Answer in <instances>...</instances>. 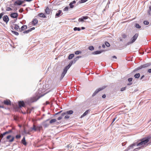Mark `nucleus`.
<instances>
[{
	"mask_svg": "<svg viewBox=\"0 0 151 151\" xmlns=\"http://www.w3.org/2000/svg\"><path fill=\"white\" fill-rule=\"evenodd\" d=\"M76 3V1L75 0H74L72 2L70 3L69 5L70 8H73L74 7V5L73 4H75Z\"/></svg>",
	"mask_w": 151,
	"mask_h": 151,
	"instance_id": "nucleus-19",
	"label": "nucleus"
},
{
	"mask_svg": "<svg viewBox=\"0 0 151 151\" xmlns=\"http://www.w3.org/2000/svg\"><path fill=\"white\" fill-rule=\"evenodd\" d=\"M21 136L20 134H17L16 136L15 137L17 139H19L21 138Z\"/></svg>",
	"mask_w": 151,
	"mask_h": 151,
	"instance_id": "nucleus-36",
	"label": "nucleus"
},
{
	"mask_svg": "<svg viewBox=\"0 0 151 151\" xmlns=\"http://www.w3.org/2000/svg\"><path fill=\"white\" fill-rule=\"evenodd\" d=\"M42 124L45 128L47 127L49 125V123H47L46 122H43Z\"/></svg>",
	"mask_w": 151,
	"mask_h": 151,
	"instance_id": "nucleus-21",
	"label": "nucleus"
},
{
	"mask_svg": "<svg viewBox=\"0 0 151 151\" xmlns=\"http://www.w3.org/2000/svg\"><path fill=\"white\" fill-rule=\"evenodd\" d=\"M83 20L86 19L88 18V17L87 16H84L82 17Z\"/></svg>",
	"mask_w": 151,
	"mask_h": 151,
	"instance_id": "nucleus-44",
	"label": "nucleus"
},
{
	"mask_svg": "<svg viewBox=\"0 0 151 151\" xmlns=\"http://www.w3.org/2000/svg\"><path fill=\"white\" fill-rule=\"evenodd\" d=\"M88 49L89 50L92 51L94 50V47L93 46H90L88 47Z\"/></svg>",
	"mask_w": 151,
	"mask_h": 151,
	"instance_id": "nucleus-31",
	"label": "nucleus"
},
{
	"mask_svg": "<svg viewBox=\"0 0 151 151\" xmlns=\"http://www.w3.org/2000/svg\"><path fill=\"white\" fill-rule=\"evenodd\" d=\"M78 21L80 22H84V20H83L82 17L81 18H79L78 19Z\"/></svg>",
	"mask_w": 151,
	"mask_h": 151,
	"instance_id": "nucleus-43",
	"label": "nucleus"
},
{
	"mask_svg": "<svg viewBox=\"0 0 151 151\" xmlns=\"http://www.w3.org/2000/svg\"><path fill=\"white\" fill-rule=\"evenodd\" d=\"M50 104V102L48 101H46L45 102V105H48Z\"/></svg>",
	"mask_w": 151,
	"mask_h": 151,
	"instance_id": "nucleus-63",
	"label": "nucleus"
},
{
	"mask_svg": "<svg viewBox=\"0 0 151 151\" xmlns=\"http://www.w3.org/2000/svg\"><path fill=\"white\" fill-rule=\"evenodd\" d=\"M89 111V110H87L81 116V118L83 117L86 116Z\"/></svg>",
	"mask_w": 151,
	"mask_h": 151,
	"instance_id": "nucleus-22",
	"label": "nucleus"
},
{
	"mask_svg": "<svg viewBox=\"0 0 151 151\" xmlns=\"http://www.w3.org/2000/svg\"><path fill=\"white\" fill-rule=\"evenodd\" d=\"M31 129L35 131H36L37 130V127H36V126L34 125H33V127L31 128Z\"/></svg>",
	"mask_w": 151,
	"mask_h": 151,
	"instance_id": "nucleus-30",
	"label": "nucleus"
},
{
	"mask_svg": "<svg viewBox=\"0 0 151 151\" xmlns=\"http://www.w3.org/2000/svg\"><path fill=\"white\" fill-rule=\"evenodd\" d=\"M18 104L20 108L25 106V104L23 101H19Z\"/></svg>",
	"mask_w": 151,
	"mask_h": 151,
	"instance_id": "nucleus-9",
	"label": "nucleus"
},
{
	"mask_svg": "<svg viewBox=\"0 0 151 151\" xmlns=\"http://www.w3.org/2000/svg\"><path fill=\"white\" fill-rule=\"evenodd\" d=\"M88 0H81V1H79V3H83L86 2Z\"/></svg>",
	"mask_w": 151,
	"mask_h": 151,
	"instance_id": "nucleus-39",
	"label": "nucleus"
},
{
	"mask_svg": "<svg viewBox=\"0 0 151 151\" xmlns=\"http://www.w3.org/2000/svg\"><path fill=\"white\" fill-rule=\"evenodd\" d=\"M150 138V136H148L140 139L137 140L129 145L124 151H137L141 149L148 146L151 143H148Z\"/></svg>",
	"mask_w": 151,
	"mask_h": 151,
	"instance_id": "nucleus-1",
	"label": "nucleus"
},
{
	"mask_svg": "<svg viewBox=\"0 0 151 151\" xmlns=\"http://www.w3.org/2000/svg\"><path fill=\"white\" fill-rule=\"evenodd\" d=\"M21 143L25 145H27V142L26 141L25 137H24L21 140Z\"/></svg>",
	"mask_w": 151,
	"mask_h": 151,
	"instance_id": "nucleus-20",
	"label": "nucleus"
},
{
	"mask_svg": "<svg viewBox=\"0 0 151 151\" xmlns=\"http://www.w3.org/2000/svg\"><path fill=\"white\" fill-rule=\"evenodd\" d=\"M10 27L11 28V29L12 30H13L15 29H14V26L13 24L11 25Z\"/></svg>",
	"mask_w": 151,
	"mask_h": 151,
	"instance_id": "nucleus-58",
	"label": "nucleus"
},
{
	"mask_svg": "<svg viewBox=\"0 0 151 151\" xmlns=\"http://www.w3.org/2000/svg\"><path fill=\"white\" fill-rule=\"evenodd\" d=\"M66 115V112H63V113H62L61 114V116H62V117L63 116H64V115Z\"/></svg>",
	"mask_w": 151,
	"mask_h": 151,
	"instance_id": "nucleus-53",
	"label": "nucleus"
},
{
	"mask_svg": "<svg viewBox=\"0 0 151 151\" xmlns=\"http://www.w3.org/2000/svg\"><path fill=\"white\" fill-rule=\"evenodd\" d=\"M69 9V7L68 6L65 7L63 9V11H68Z\"/></svg>",
	"mask_w": 151,
	"mask_h": 151,
	"instance_id": "nucleus-40",
	"label": "nucleus"
},
{
	"mask_svg": "<svg viewBox=\"0 0 151 151\" xmlns=\"http://www.w3.org/2000/svg\"><path fill=\"white\" fill-rule=\"evenodd\" d=\"M70 116H68V115H65L64 117V119H68L69 118Z\"/></svg>",
	"mask_w": 151,
	"mask_h": 151,
	"instance_id": "nucleus-47",
	"label": "nucleus"
},
{
	"mask_svg": "<svg viewBox=\"0 0 151 151\" xmlns=\"http://www.w3.org/2000/svg\"><path fill=\"white\" fill-rule=\"evenodd\" d=\"M68 148H71V146L69 145H68L67 146H66Z\"/></svg>",
	"mask_w": 151,
	"mask_h": 151,
	"instance_id": "nucleus-64",
	"label": "nucleus"
},
{
	"mask_svg": "<svg viewBox=\"0 0 151 151\" xmlns=\"http://www.w3.org/2000/svg\"><path fill=\"white\" fill-rule=\"evenodd\" d=\"M62 13L61 10H59L57 13H56L55 15V18H57L59 17L61 14Z\"/></svg>",
	"mask_w": 151,
	"mask_h": 151,
	"instance_id": "nucleus-13",
	"label": "nucleus"
},
{
	"mask_svg": "<svg viewBox=\"0 0 151 151\" xmlns=\"http://www.w3.org/2000/svg\"><path fill=\"white\" fill-rule=\"evenodd\" d=\"M3 103L4 105L7 106H10L11 105V102L10 100L8 99L4 100Z\"/></svg>",
	"mask_w": 151,
	"mask_h": 151,
	"instance_id": "nucleus-7",
	"label": "nucleus"
},
{
	"mask_svg": "<svg viewBox=\"0 0 151 151\" xmlns=\"http://www.w3.org/2000/svg\"><path fill=\"white\" fill-rule=\"evenodd\" d=\"M11 32L12 34H14V35H16L17 36H18L19 35V33L18 32H17L16 31H13V30H11Z\"/></svg>",
	"mask_w": 151,
	"mask_h": 151,
	"instance_id": "nucleus-27",
	"label": "nucleus"
},
{
	"mask_svg": "<svg viewBox=\"0 0 151 151\" xmlns=\"http://www.w3.org/2000/svg\"><path fill=\"white\" fill-rule=\"evenodd\" d=\"M132 82H129V83H128L127 85H128V86H130V85H132Z\"/></svg>",
	"mask_w": 151,
	"mask_h": 151,
	"instance_id": "nucleus-60",
	"label": "nucleus"
},
{
	"mask_svg": "<svg viewBox=\"0 0 151 151\" xmlns=\"http://www.w3.org/2000/svg\"><path fill=\"white\" fill-rule=\"evenodd\" d=\"M151 65V63H147L146 64H143L140 65V66L138 67L136 69H135L134 70V72H136L138 70L141 69L143 68H146L148 67H149Z\"/></svg>",
	"mask_w": 151,
	"mask_h": 151,
	"instance_id": "nucleus-3",
	"label": "nucleus"
},
{
	"mask_svg": "<svg viewBox=\"0 0 151 151\" xmlns=\"http://www.w3.org/2000/svg\"><path fill=\"white\" fill-rule=\"evenodd\" d=\"M103 51V50H97L93 52L92 54L93 55L99 54L101 53Z\"/></svg>",
	"mask_w": 151,
	"mask_h": 151,
	"instance_id": "nucleus-18",
	"label": "nucleus"
},
{
	"mask_svg": "<svg viewBox=\"0 0 151 151\" xmlns=\"http://www.w3.org/2000/svg\"><path fill=\"white\" fill-rule=\"evenodd\" d=\"M74 54H70L68 56V59L69 60H70L72 59L74 56Z\"/></svg>",
	"mask_w": 151,
	"mask_h": 151,
	"instance_id": "nucleus-25",
	"label": "nucleus"
},
{
	"mask_svg": "<svg viewBox=\"0 0 151 151\" xmlns=\"http://www.w3.org/2000/svg\"><path fill=\"white\" fill-rule=\"evenodd\" d=\"M14 137H12V138L10 139H9V142H13L14 140Z\"/></svg>",
	"mask_w": 151,
	"mask_h": 151,
	"instance_id": "nucleus-37",
	"label": "nucleus"
},
{
	"mask_svg": "<svg viewBox=\"0 0 151 151\" xmlns=\"http://www.w3.org/2000/svg\"><path fill=\"white\" fill-rule=\"evenodd\" d=\"M18 16V14L17 13H12L10 14V16L13 18H16Z\"/></svg>",
	"mask_w": 151,
	"mask_h": 151,
	"instance_id": "nucleus-11",
	"label": "nucleus"
},
{
	"mask_svg": "<svg viewBox=\"0 0 151 151\" xmlns=\"http://www.w3.org/2000/svg\"><path fill=\"white\" fill-rule=\"evenodd\" d=\"M133 78H129L128 79V81L129 82H131L132 81Z\"/></svg>",
	"mask_w": 151,
	"mask_h": 151,
	"instance_id": "nucleus-45",
	"label": "nucleus"
},
{
	"mask_svg": "<svg viewBox=\"0 0 151 151\" xmlns=\"http://www.w3.org/2000/svg\"><path fill=\"white\" fill-rule=\"evenodd\" d=\"M106 86H103L102 87L96 89V91H94L93 93V94L92 95V96L93 97L95 96L97 93H98L100 91L102 90L105 88L106 87Z\"/></svg>",
	"mask_w": 151,
	"mask_h": 151,
	"instance_id": "nucleus-6",
	"label": "nucleus"
},
{
	"mask_svg": "<svg viewBox=\"0 0 151 151\" xmlns=\"http://www.w3.org/2000/svg\"><path fill=\"white\" fill-rule=\"evenodd\" d=\"M12 10V9L9 7H7L6 9V10L7 11H11Z\"/></svg>",
	"mask_w": 151,
	"mask_h": 151,
	"instance_id": "nucleus-51",
	"label": "nucleus"
},
{
	"mask_svg": "<svg viewBox=\"0 0 151 151\" xmlns=\"http://www.w3.org/2000/svg\"><path fill=\"white\" fill-rule=\"evenodd\" d=\"M73 62V61L71 60L69 63L68 65L65 67L60 78V81H61L63 79L65 74L67 73L68 70L71 66L72 65L74 64Z\"/></svg>",
	"mask_w": 151,
	"mask_h": 151,
	"instance_id": "nucleus-2",
	"label": "nucleus"
},
{
	"mask_svg": "<svg viewBox=\"0 0 151 151\" xmlns=\"http://www.w3.org/2000/svg\"><path fill=\"white\" fill-rule=\"evenodd\" d=\"M12 132V129H10L8 131H6L5 132L3 133V134H2L1 138H2L6 134H9Z\"/></svg>",
	"mask_w": 151,
	"mask_h": 151,
	"instance_id": "nucleus-12",
	"label": "nucleus"
},
{
	"mask_svg": "<svg viewBox=\"0 0 151 151\" xmlns=\"http://www.w3.org/2000/svg\"><path fill=\"white\" fill-rule=\"evenodd\" d=\"M139 35V34L138 33H136L134 35L131 39L130 41L128 42L127 44L126 45H129L131 44H132L136 40L138 37Z\"/></svg>",
	"mask_w": 151,
	"mask_h": 151,
	"instance_id": "nucleus-5",
	"label": "nucleus"
},
{
	"mask_svg": "<svg viewBox=\"0 0 151 151\" xmlns=\"http://www.w3.org/2000/svg\"><path fill=\"white\" fill-rule=\"evenodd\" d=\"M12 136L11 135H8L6 137V139H9Z\"/></svg>",
	"mask_w": 151,
	"mask_h": 151,
	"instance_id": "nucleus-49",
	"label": "nucleus"
},
{
	"mask_svg": "<svg viewBox=\"0 0 151 151\" xmlns=\"http://www.w3.org/2000/svg\"><path fill=\"white\" fill-rule=\"evenodd\" d=\"M35 27H32V28H30L29 29L30 32H31L32 30L35 29Z\"/></svg>",
	"mask_w": 151,
	"mask_h": 151,
	"instance_id": "nucleus-56",
	"label": "nucleus"
},
{
	"mask_svg": "<svg viewBox=\"0 0 151 151\" xmlns=\"http://www.w3.org/2000/svg\"><path fill=\"white\" fill-rule=\"evenodd\" d=\"M13 24L14 26V29L17 31H19V26L17 24Z\"/></svg>",
	"mask_w": 151,
	"mask_h": 151,
	"instance_id": "nucleus-14",
	"label": "nucleus"
},
{
	"mask_svg": "<svg viewBox=\"0 0 151 151\" xmlns=\"http://www.w3.org/2000/svg\"><path fill=\"white\" fill-rule=\"evenodd\" d=\"M151 11V10H150L149 9V10H148L147 11V14L149 16H150L151 15V14L150 12Z\"/></svg>",
	"mask_w": 151,
	"mask_h": 151,
	"instance_id": "nucleus-50",
	"label": "nucleus"
},
{
	"mask_svg": "<svg viewBox=\"0 0 151 151\" xmlns=\"http://www.w3.org/2000/svg\"><path fill=\"white\" fill-rule=\"evenodd\" d=\"M27 29V27L26 25H23L22 26L21 28L19 29V32H22L24 29Z\"/></svg>",
	"mask_w": 151,
	"mask_h": 151,
	"instance_id": "nucleus-15",
	"label": "nucleus"
},
{
	"mask_svg": "<svg viewBox=\"0 0 151 151\" xmlns=\"http://www.w3.org/2000/svg\"><path fill=\"white\" fill-rule=\"evenodd\" d=\"M3 20L4 22L7 24L9 20V19L7 15H4L2 17Z\"/></svg>",
	"mask_w": 151,
	"mask_h": 151,
	"instance_id": "nucleus-10",
	"label": "nucleus"
},
{
	"mask_svg": "<svg viewBox=\"0 0 151 151\" xmlns=\"http://www.w3.org/2000/svg\"><path fill=\"white\" fill-rule=\"evenodd\" d=\"M144 24L145 25H148L149 23L148 21H144L143 22Z\"/></svg>",
	"mask_w": 151,
	"mask_h": 151,
	"instance_id": "nucleus-38",
	"label": "nucleus"
},
{
	"mask_svg": "<svg viewBox=\"0 0 151 151\" xmlns=\"http://www.w3.org/2000/svg\"><path fill=\"white\" fill-rule=\"evenodd\" d=\"M135 27L137 29H140L141 28V26L138 23H136L135 24Z\"/></svg>",
	"mask_w": 151,
	"mask_h": 151,
	"instance_id": "nucleus-32",
	"label": "nucleus"
},
{
	"mask_svg": "<svg viewBox=\"0 0 151 151\" xmlns=\"http://www.w3.org/2000/svg\"><path fill=\"white\" fill-rule=\"evenodd\" d=\"M117 118V117H115V118H113V119H112V123H111V125H112L113 122H114V121Z\"/></svg>",
	"mask_w": 151,
	"mask_h": 151,
	"instance_id": "nucleus-42",
	"label": "nucleus"
},
{
	"mask_svg": "<svg viewBox=\"0 0 151 151\" xmlns=\"http://www.w3.org/2000/svg\"><path fill=\"white\" fill-rule=\"evenodd\" d=\"M30 32V31L29 29L27 30H25V31H24L23 32V33L24 34H28Z\"/></svg>",
	"mask_w": 151,
	"mask_h": 151,
	"instance_id": "nucleus-35",
	"label": "nucleus"
},
{
	"mask_svg": "<svg viewBox=\"0 0 151 151\" xmlns=\"http://www.w3.org/2000/svg\"><path fill=\"white\" fill-rule=\"evenodd\" d=\"M147 72L150 73H151V68L149 69Z\"/></svg>",
	"mask_w": 151,
	"mask_h": 151,
	"instance_id": "nucleus-62",
	"label": "nucleus"
},
{
	"mask_svg": "<svg viewBox=\"0 0 151 151\" xmlns=\"http://www.w3.org/2000/svg\"><path fill=\"white\" fill-rule=\"evenodd\" d=\"M4 14V13L3 12H2L0 14V19L2 18Z\"/></svg>",
	"mask_w": 151,
	"mask_h": 151,
	"instance_id": "nucleus-48",
	"label": "nucleus"
},
{
	"mask_svg": "<svg viewBox=\"0 0 151 151\" xmlns=\"http://www.w3.org/2000/svg\"><path fill=\"white\" fill-rule=\"evenodd\" d=\"M24 2V1L22 0H18L16 1L14 3V5L20 6Z\"/></svg>",
	"mask_w": 151,
	"mask_h": 151,
	"instance_id": "nucleus-8",
	"label": "nucleus"
},
{
	"mask_svg": "<svg viewBox=\"0 0 151 151\" xmlns=\"http://www.w3.org/2000/svg\"><path fill=\"white\" fill-rule=\"evenodd\" d=\"M126 88H127L126 86H125L124 87L122 88L121 89L120 91H124L126 90Z\"/></svg>",
	"mask_w": 151,
	"mask_h": 151,
	"instance_id": "nucleus-41",
	"label": "nucleus"
},
{
	"mask_svg": "<svg viewBox=\"0 0 151 151\" xmlns=\"http://www.w3.org/2000/svg\"><path fill=\"white\" fill-rule=\"evenodd\" d=\"M73 30L75 31H80L81 30V29L80 27H75L73 28Z\"/></svg>",
	"mask_w": 151,
	"mask_h": 151,
	"instance_id": "nucleus-29",
	"label": "nucleus"
},
{
	"mask_svg": "<svg viewBox=\"0 0 151 151\" xmlns=\"http://www.w3.org/2000/svg\"><path fill=\"white\" fill-rule=\"evenodd\" d=\"M81 53V51L80 50H77L75 52V53L76 55H77Z\"/></svg>",
	"mask_w": 151,
	"mask_h": 151,
	"instance_id": "nucleus-33",
	"label": "nucleus"
},
{
	"mask_svg": "<svg viewBox=\"0 0 151 151\" xmlns=\"http://www.w3.org/2000/svg\"><path fill=\"white\" fill-rule=\"evenodd\" d=\"M140 76V74L139 73H137L135 74L134 76L135 78H138Z\"/></svg>",
	"mask_w": 151,
	"mask_h": 151,
	"instance_id": "nucleus-26",
	"label": "nucleus"
},
{
	"mask_svg": "<svg viewBox=\"0 0 151 151\" xmlns=\"http://www.w3.org/2000/svg\"><path fill=\"white\" fill-rule=\"evenodd\" d=\"M56 121V119H51L50 121V124H52V123H54Z\"/></svg>",
	"mask_w": 151,
	"mask_h": 151,
	"instance_id": "nucleus-28",
	"label": "nucleus"
},
{
	"mask_svg": "<svg viewBox=\"0 0 151 151\" xmlns=\"http://www.w3.org/2000/svg\"><path fill=\"white\" fill-rule=\"evenodd\" d=\"M62 118V116H60L57 119L58 120H59L61 119Z\"/></svg>",
	"mask_w": 151,
	"mask_h": 151,
	"instance_id": "nucleus-57",
	"label": "nucleus"
},
{
	"mask_svg": "<svg viewBox=\"0 0 151 151\" xmlns=\"http://www.w3.org/2000/svg\"><path fill=\"white\" fill-rule=\"evenodd\" d=\"M63 111V110H61L60 111L55 113L56 115H58L60 113H61Z\"/></svg>",
	"mask_w": 151,
	"mask_h": 151,
	"instance_id": "nucleus-55",
	"label": "nucleus"
},
{
	"mask_svg": "<svg viewBox=\"0 0 151 151\" xmlns=\"http://www.w3.org/2000/svg\"><path fill=\"white\" fill-rule=\"evenodd\" d=\"M102 98H106V95L105 94H103L102 96Z\"/></svg>",
	"mask_w": 151,
	"mask_h": 151,
	"instance_id": "nucleus-61",
	"label": "nucleus"
},
{
	"mask_svg": "<svg viewBox=\"0 0 151 151\" xmlns=\"http://www.w3.org/2000/svg\"><path fill=\"white\" fill-rule=\"evenodd\" d=\"M66 115H71L73 113V111L72 110L65 111Z\"/></svg>",
	"mask_w": 151,
	"mask_h": 151,
	"instance_id": "nucleus-24",
	"label": "nucleus"
},
{
	"mask_svg": "<svg viewBox=\"0 0 151 151\" xmlns=\"http://www.w3.org/2000/svg\"><path fill=\"white\" fill-rule=\"evenodd\" d=\"M32 23L33 25H35L38 23V20L36 18L34 19L32 21Z\"/></svg>",
	"mask_w": 151,
	"mask_h": 151,
	"instance_id": "nucleus-16",
	"label": "nucleus"
},
{
	"mask_svg": "<svg viewBox=\"0 0 151 151\" xmlns=\"http://www.w3.org/2000/svg\"><path fill=\"white\" fill-rule=\"evenodd\" d=\"M51 11V10L48 7H47L45 9V12L47 14H50Z\"/></svg>",
	"mask_w": 151,
	"mask_h": 151,
	"instance_id": "nucleus-17",
	"label": "nucleus"
},
{
	"mask_svg": "<svg viewBox=\"0 0 151 151\" xmlns=\"http://www.w3.org/2000/svg\"><path fill=\"white\" fill-rule=\"evenodd\" d=\"M44 95H42L39 96H35L31 97L28 100L29 103H32L37 101L40 97L43 96Z\"/></svg>",
	"mask_w": 151,
	"mask_h": 151,
	"instance_id": "nucleus-4",
	"label": "nucleus"
},
{
	"mask_svg": "<svg viewBox=\"0 0 151 151\" xmlns=\"http://www.w3.org/2000/svg\"><path fill=\"white\" fill-rule=\"evenodd\" d=\"M73 60H74V62H76L78 60V59L77 58V57H76Z\"/></svg>",
	"mask_w": 151,
	"mask_h": 151,
	"instance_id": "nucleus-59",
	"label": "nucleus"
},
{
	"mask_svg": "<svg viewBox=\"0 0 151 151\" xmlns=\"http://www.w3.org/2000/svg\"><path fill=\"white\" fill-rule=\"evenodd\" d=\"M105 45L107 47H109L110 46L109 43L107 42H105Z\"/></svg>",
	"mask_w": 151,
	"mask_h": 151,
	"instance_id": "nucleus-34",
	"label": "nucleus"
},
{
	"mask_svg": "<svg viewBox=\"0 0 151 151\" xmlns=\"http://www.w3.org/2000/svg\"><path fill=\"white\" fill-rule=\"evenodd\" d=\"M42 128V127L41 126H38L37 127V130H40V129Z\"/></svg>",
	"mask_w": 151,
	"mask_h": 151,
	"instance_id": "nucleus-46",
	"label": "nucleus"
},
{
	"mask_svg": "<svg viewBox=\"0 0 151 151\" xmlns=\"http://www.w3.org/2000/svg\"><path fill=\"white\" fill-rule=\"evenodd\" d=\"M38 16L40 17L44 18H46V16L42 13H39L38 14Z\"/></svg>",
	"mask_w": 151,
	"mask_h": 151,
	"instance_id": "nucleus-23",
	"label": "nucleus"
},
{
	"mask_svg": "<svg viewBox=\"0 0 151 151\" xmlns=\"http://www.w3.org/2000/svg\"><path fill=\"white\" fill-rule=\"evenodd\" d=\"M23 11V9L21 8L19 10V12L20 13H22Z\"/></svg>",
	"mask_w": 151,
	"mask_h": 151,
	"instance_id": "nucleus-54",
	"label": "nucleus"
},
{
	"mask_svg": "<svg viewBox=\"0 0 151 151\" xmlns=\"http://www.w3.org/2000/svg\"><path fill=\"white\" fill-rule=\"evenodd\" d=\"M127 37V36L125 34H123L122 35V38L124 39H125V38H126Z\"/></svg>",
	"mask_w": 151,
	"mask_h": 151,
	"instance_id": "nucleus-52",
	"label": "nucleus"
}]
</instances>
